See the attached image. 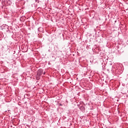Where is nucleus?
I'll return each mask as SVG.
<instances>
[{"label":"nucleus","mask_w":128,"mask_h":128,"mask_svg":"<svg viewBox=\"0 0 128 128\" xmlns=\"http://www.w3.org/2000/svg\"><path fill=\"white\" fill-rule=\"evenodd\" d=\"M42 70H40L39 72L38 73V74H39L40 76H42Z\"/></svg>","instance_id":"7ed1b4c3"},{"label":"nucleus","mask_w":128,"mask_h":128,"mask_svg":"<svg viewBox=\"0 0 128 128\" xmlns=\"http://www.w3.org/2000/svg\"><path fill=\"white\" fill-rule=\"evenodd\" d=\"M4 28H3L4 30H5L6 32H8V28H10V26H8L6 25V24H5L4 26Z\"/></svg>","instance_id":"f257e3e1"},{"label":"nucleus","mask_w":128,"mask_h":128,"mask_svg":"<svg viewBox=\"0 0 128 128\" xmlns=\"http://www.w3.org/2000/svg\"><path fill=\"white\" fill-rule=\"evenodd\" d=\"M80 110H84V106H80Z\"/></svg>","instance_id":"f03ea898"}]
</instances>
